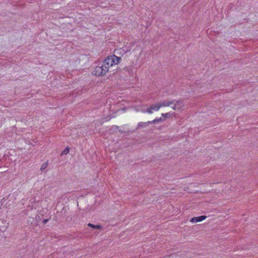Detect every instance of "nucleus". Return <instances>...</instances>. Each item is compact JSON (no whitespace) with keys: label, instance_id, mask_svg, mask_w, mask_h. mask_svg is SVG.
<instances>
[{"label":"nucleus","instance_id":"1","mask_svg":"<svg viewBox=\"0 0 258 258\" xmlns=\"http://www.w3.org/2000/svg\"><path fill=\"white\" fill-rule=\"evenodd\" d=\"M107 72L106 67H103L101 63L95 68L93 72V74L97 76H101L105 75Z\"/></svg>","mask_w":258,"mask_h":258},{"label":"nucleus","instance_id":"2","mask_svg":"<svg viewBox=\"0 0 258 258\" xmlns=\"http://www.w3.org/2000/svg\"><path fill=\"white\" fill-rule=\"evenodd\" d=\"M111 61L112 60H111L109 57L108 56L103 61L102 63H101L103 67H106L107 72L109 71V68L113 66L112 63H111Z\"/></svg>","mask_w":258,"mask_h":258},{"label":"nucleus","instance_id":"3","mask_svg":"<svg viewBox=\"0 0 258 258\" xmlns=\"http://www.w3.org/2000/svg\"><path fill=\"white\" fill-rule=\"evenodd\" d=\"M109 57L110 59H111V60H112V61H111V63H112L113 65L114 64H118L120 62V60H121V58L120 57H118V56H116L115 55H112L109 56Z\"/></svg>","mask_w":258,"mask_h":258},{"label":"nucleus","instance_id":"4","mask_svg":"<svg viewBox=\"0 0 258 258\" xmlns=\"http://www.w3.org/2000/svg\"><path fill=\"white\" fill-rule=\"evenodd\" d=\"M174 102H175V100H171V101H169L168 100H165L162 102H159V104L161 107L163 106H164V107L169 106L173 104Z\"/></svg>","mask_w":258,"mask_h":258},{"label":"nucleus","instance_id":"5","mask_svg":"<svg viewBox=\"0 0 258 258\" xmlns=\"http://www.w3.org/2000/svg\"><path fill=\"white\" fill-rule=\"evenodd\" d=\"M206 218V216H201L199 217H194L191 219L190 222L192 223L198 222L205 220Z\"/></svg>","mask_w":258,"mask_h":258},{"label":"nucleus","instance_id":"6","mask_svg":"<svg viewBox=\"0 0 258 258\" xmlns=\"http://www.w3.org/2000/svg\"><path fill=\"white\" fill-rule=\"evenodd\" d=\"M150 124H151V122L150 121L146 122H139L138 124V126H137V127L136 129H138V128H141V127H144Z\"/></svg>","mask_w":258,"mask_h":258},{"label":"nucleus","instance_id":"7","mask_svg":"<svg viewBox=\"0 0 258 258\" xmlns=\"http://www.w3.org/2000/svg\"><path fill=\"white\" fill-rule=\"evenodd\" d=\"M88 226L89 227H91L94 229H100V230H101L102 229V227L100 225H94L91 223H89L88 224Z\"/></svg>","mask_w":258,"mask_h":258},{"label":"nucleus","instance_id":"8","mask_svg":"<svg viewBox=\"0 0 258 258\" xmlns=\"http://www.w3.org/2000/svg\"><path fill=\"white\" fill-rule=\"evenodd\" d=\"M151 107L153 110H155L156 111L158 110L161 108L159 103L156 104H152L151 105Z\"/></svg>","mask_w":258,"mask_h":258},{"label":"nucleus","instance_id":"9","mask_svg":"<svg viewBox=\"0 0 258 258\" xmlns=\"http://www.w3.org/2000/svg\"><path fill=\"white\" fill-rule=\"evenodd\" d=\"M164 120V119L162 118V117H160V118H156V119H154L153 120L151 121V124H153V123L154 124V123H158L160 121H162Z\"/></svg>","mask_w":258,"mask_h":258},{"label":"nucleus","instance_id":"10","mask_svg":"<svg viewBox=\"0 0 258 258\" xmlns=\"http://www.w3.org/2000/svg\"><path fill=\"white\" fill-rule=\"evenodd\" d=\"M70 149L69 147L66 148L61 153V155H62L63 154H67L69 152Z\"/></svg>","mask_w":258,"mask_h":258},{"label":"nucleus","instance_id":"11","mask_svg":"<svg viewBox=\"0 0 258 258\" xmlns=\"http://www.w3.org/2000/svg\"><path fill=\"white\" fill-rule=\"evenodd\" d=\"M48 164L47 162H45L44 163H43L42 165H41V170H44L45 169V168H47V166H48Z\"/></svg>","mask_w":258,"mask_h":258},{"label":"nucleus","instance_id":"12","mask_svg":"<svg viewBox=\"0 0 258 258\" xmlns=\"http://www.w3.org/2000/svg\"><path fill=\"white\" fill-rule=\"evenodd\" d=\"M162 116L164 117V119L167 118H169L170 117V115L169 113H162Z\"/></svg>","mask_w":258,"mask_h":258},{"label":"nucleus","instance_id":"13","mask_svg":"<svg viewBox=\"0 0 258 258\" xmlns=\"http://www.w3.org/2000/svg\"><path fill=\"white\" fill-rule=\"evenodd\" d=\"M146 111L149 113H153V110H152V109H151V106L149 108H148V109H147Z\"/></svg>","mask_w":258,"mask_h":258},{"label":"nucleus","instance_id":"14","mask_svg":"<svg viewBox=\"0 0 258 258\" xmlns=\"http://www.w3.org/2000/svg\"><path fill=\"white\" fill-rule=\"evenodd\" d=\"M175 104H177V107L181 105V101H180L175 100ZM173 104H174V103Z\"/></svg>","mask_w":258,"mask_h":258},{"label":"nucleus","instance_id":"15","mask_svg":"<svg viewBox=\"0 0 258 258\" xmlns=\"http://www.w3.org/2000/svg\"><path fill=\"white\" fill-rule=\"evenodd\" d=\"M177 108H178L177 104H174V105L172 107V108L174 110H176Z\"/></svg>","mask_w":258,"mask_h":258},{"label":"nucleus","instance_id":"16","mask_svg":"<svg viewBox=\"0 0 258 258\" xmlns=\"http://www.w3.org/2000/svg\"><path fill=\"white\" fill-rule=\"evenodd\" d=\"M48 219H45L43 221V223L44 224H45L48 221Z\"/></svg>","mask_w":258,"mask_h":258},{"label":"nucleus","instance_id":"17","mask_svg":"<svg viewBox=\"0 0 258 258\" xmlns=\"http://www.w3.org/2000/svg\"><path fill=\"white\" fill-rule=\"evenodd\" d=\"M115 127H116V128H118V126H115Z\"/></svg>","mask_w":258,"mask_h":258},{"label":"nucleus","instance_id":"18","mask_svg":"<svg viewBox=\"0 0 258 258\" xmlns=\"http://www.w3.org/2000/svg\"><path fill=\"white\" fill-rule=\"evenodd\" d=\"M39 218H40V216H38V218H37V219H40Z\"/></svg>","mask_w":258,"mask_h":258},{"label":"nucleus","instance_id":"19","mask_svg":"<svg viewBox=\"0 0 258 258\" xmlns=\"http://www.w3.org/2000/svg\"><path fill=\"white\" fill-rule=\"evenodd\" d=\"M39 218H40V216H38V218H37V219H40Z\"/></svg>","mask_w":258,"mask_h":258}]
</instances>
